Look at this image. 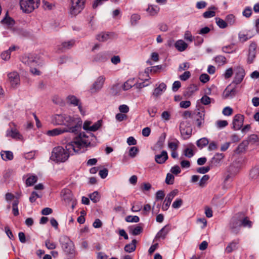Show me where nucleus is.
<instances>
[{
    "mask_svg": "<svg viewBox=\"0 0 259 259\" xmlns=\"http://www.w3.org/2000/svg\"><path fill=\"white\" fill-rule=\"evenodd\" d=\"M168 159L167 153L166 151H162L160 154L155 156V160L158 164H163Z\"/></svg>",
    "mask_w": 259,
    "mask_h": 259,
    "instance_id": "obj_18",
    "label": "nucleus"
},
{
    "mask_svg": "<svg viewBox=\"0 0 259 259\" xmlns=\"http://www.w3.org/2000/svg\"><path fill=\"white\" fill-rule=\"evenodd\" d=\"M238 242L237 241H234L230 243L226 248L225 251L227 253H230L237 249V245Z\"/></svg>",
    "mask_w": 259,
    "mask_h": 259,
    "instance_id": "obj_32",
    "label": "nucleus"
},
{
    "mask_svg": "<svg viewBox=\"0 0 259 259\" xmlns=\"http://www.w3.org/2000/svg\"><path fill=\"white\" fill-rule=\"evenodd\" d=\"M18 203L19 201L18 200H15L13 202V213L15 216H17L19 214V210L18 208Z\"/></svg>",
    "mask_w": 259,
    "mask_h": 259,
    "instance_id": "obj_48",
    "label": "nucleus"
},
{
    "mask_svg": "<svg viewBox=\"0 0 259 259\" xmlns=\"http://www.w3.org/2000/svg\"><path fill=\"white\" fill-rule=\"evenodd\" d=\"M91 141L84 133H80L72 141L66 144L65 149L62 146L54 148L52 151L51 159L57 162H63L67 160L70 155L81 153L84 148L89 146Z\"/></svg>",
    "mask_w": 259,
    "mask_h": 259,
    "instance_id": "obj_1",
    "label": "nucleus"
},
{
    "mask_svg": "<svg viewBox=\"0 0 259 259\" xmlns=\"http://www.w3.org/2000/svg\"><path fill=\"white\" fill-rule=\"evenodd\" d=\"M252 14V9L249 7H247L243 11L242 15L246 18H249Z\"/></svg>",
    "mask_w": 259,
    "mask_h": 259,
    "instance_id": "obj_52",
    "label": "nucleus"
},
{
    "mask_svg": "<svg viewBox=\"0 0 259 259\" xmlns=\"http://www.w3.org/2000/svg\"><path fill=\"white\" fill-rule=\"evenodd\" d=\"M89 197L91 200L95 203L98 202L100 200V195L97 191H95L91 194L89 195Z\"/></svg>",
    "mask_w": 259,
    "mask_h": 259,
    "instance_id": "obj_40",
    "label": "nucleus"
},
{
    "mask_svg": "<svg viewBox=\"0 0 259 259\" xmlns=\"http://www.w3.org/2000/svg\"><path fill=\"white\" fill-rule=\"evenodd\" d=\"M209 169H210V167L208 166H204V167H199L197 169V171L200 174H204L207 172L209 170Z\"/></svg>",
    "mask_w": 259,
    "mask_h": 259,
    "instance_id": "obj_63",
    "label": "nucleus"
},
{
    "mask_svg": "<svg viewBox=\"0 0 259 259\" xmlns=\"http://www.w3.org/2000/svg\"><path fill=\"white\" fill-rule=\"evenodd\" d=\"M158 111V108L156 106H153L149 107L147 110L150 116L153 117L155 116Z\"/></svg>",
    "mask_w": 259,
    "mask_h": 259,
    "instance_id": "obj_41",
    "label": "nucleus"
},
{
    "mask_svg": "<svg viewBox=\"0 0 259 259\" xmlns=\"http://www.w3.org/2000/svg\"><path fill=\"white\" fill-rule=\"evenodd\" d=\"M244 116L241 114H237L234 116L233 120V128L234 130H239L243 125Z\"/></svg>",
    "mask_w": 259,
    "mask_h": 259,
    "instance_id": "obj_12",
    "label": "nucleus"
},
{
    "mask_svg": "<svg viewBox=\"0 0 259 259\" xmlns=\"http://www.w3.org/2000/svg\"><path fill=\"white\" fill-rule=\"evenodd\" d=\"M212 99L206 95H204L200 99L201 103L204 105H207L210 104Z\"/></svg>",
    "mask_w": 259,
    "mask_h": 259,
    "instance_id": "obj_49",
    "label": "nucleus"
},
{
    "mask_svg": "<svg viewBox=\"0 0 259 259\" xmlns=\"http://www.w3.org/2000/svg\"><path fill=\"white\" fill-rule=\"evenodd\" d=\"M37 180V177L35 176H31L26 180V185L27 186L33 185Z\"/></svg>",
    "mask_w": 259,
    "mask_h": 259,
    "instance_id": "obj_37",
    "label": "nucleus"
},
{
    "mask_svg": "<svg viewBox=\"0 0 259 259\" xmlns=\"http://www.w3.org/2000/svg\"><path fill=\"white\" fill-rule=\"evenodd\" d=\"M175 46L179 51L183 52L187 49L188 45L184 40L180 39L176 42Z\"/></svg>",
    "mask_w": 259,
    "mask_h": 259,
    "instance_id": "obj_25",
    "label": "nucleus"
},
{
    "mask_svg": "<svg viewBox=\"0 0 259 259\" xmlns=\"http://www.w3.org/2000/svg\"><path fill=\"white\" fill-rule=\"evenodd\" d=\"M61 248L65 254L72 257L75 255V247L73 241L67 236H60L59 240Z\"/></svg>",
    "mask_w": 259,
    "mask_h": 259,
    "instance_id": "obj_4",
    "label": "nucleus"
},
{
    "mask_svg": "<svg viewBox=\"0 0 259 259\" xmlns=\"http://www.w3.org/2000/svg\"><path fill=\"white\" fill-rule=\"evenodd\" d=\"M1 157L4 160H11L13 159V154L10 151H4L1 153Z\"/></svg>",
    "mask_w": 259,
    "mask_h": 259,
    "instance_id": "obj_28",
    "label": "nucleus"
},
{
    "mask_svg": "<svg viewBox=\"0 0 259 259\" xmlns=\"http://www.w3.org/2000/svg\"><path fill=\"white\" fill-rule=\"evenodd\" d=\"M183 200L181 199H177L172 203V206L174 208H178L182 205Z\"/></svg>",
    "mask_w": 259,
    "mask_h": 259,
    "instance_id": "obj_57",
    "label": "nucleus"
},
{
    "mask_svg": "<svg viewBox=\"0 0 259 259\" xmlns=\"http://www.w3.org/2000/svg\"><path fill=\"white\" fill-rule=\"evenodd\" d=\"M245 74V71L242 68L237 67L235 70V76L232 83L238 84L241 83L244 78Z\"/></svg>",
    "mask_w": 259,
    "mask_h": 259,
    "instance_id": "obj_11",
    "label": "nucleus"
},
{
    "mask_svg": "<svg viewBox=\"0 0 259 259\" xmlns=\"http://www.w3.org/2000/svg\"><path fill=\"white\" fill-rule=\"evenodd\" d=\"M39 60V58L37 56L34 57L31 56L28 57V58L26 57H23L22 62L25 64H30L33 62L38 63Z\"/></svg>",
    "mask_w": 259,
    "mask_h": 259,
    "instance_id": "obj_27",
    "label": "nucleus"
},
{
    "mask_svg": "<svg viewBox=\"0 0 259 259\" xmlns=\"http://www.w3.org/2000/svg\"><path fill=\"white\" fill-rule=\"evenodd\" d=\"M134 85L133 80L130 79L126 81L122 86L123 90L127 91Z\"/></svg>",
    "mask_w": 259,
    "mask_h": 259,
    "instance_id": "obj_43",
    "label": "nucleus"
},
{
    "mask_svg": "<svg viewBox=\"0 0 259 259\" xmlns=\"http://www.w3.org/2000/svg\"><path fill=\"white\" fill-rule=\"evenodd\" d=\"M67 100L68 103L74 106H78V108L80 113L84 115L85 111L83 109L80 100L73 95H69L67 98Z\"/></svg>",
    "mask_w": 259,
    "mask_h": 259,
    "instance_id": "obj_9",
    "label": "nucleus"
},
{
    "mask_svg": "<svg viewBox=\"0 0 259 259\" xmlns=\"http://www.w3.org/2000/svg\"><path fill=\"white\" fill-rule=\"evenodd\" d=\"M102 120H99L95 122L93 125L90 127V131L95 132L97 131L102 125Z\"/></svg>",
    "mask_w": 259,
    "mask_h": 259,
    "instance_id": "obj_42",
    "label": "nucleus"
},
{
    "mask_svg": "<svg viewBox=\"0 0 259 259\" xmlns=\"http://www.w3.org/2000/svg\"><path fill=\"white\" fill-rule=\"evenodd\" d=\"M179 142L177 139H174L173 141H169L168 147L171 151H176L179 147Z\"/></svg>",
    "mask_w": 259,
    "mask_h": 259,
    "instance_id": "obj_33",
    "label": "nucleus"
},
{
    "mask_svg": "<svg viewBox=\"0 0 259 259\" xmlns=\"http://www.w3.org/2000/svg\"><path fill=\"white\" fill-rule=\"evenodd\" d=\"M204 112L203 111H198L194 116H192V118L196 119L197 126L200 127L204 122Z\"/></svg>",
    "mask_w": 259,
    "mask_h": 259,
    "instance_id": "obj_19",
    "label": "nucleus"
},
{
    "mask_svg": "<svg viewBox=\"0 0 259 259\" xmlns=\"http://www.w3.org/2000/svg\"><path fill=\"white\" fill-rule=\"evenodd\" d=\"M6 137H11L15 139L22 140L23 139L22 136L15 128V125L14 123L10 124V128L6 131Z\"/></svg>",
    "mask_w": 259,
    "mask_h": 259,
    "instance_id": "obj_7",
    "label": "nucleus"
},
{
    "mask_svg": "<svg viewBox=\"0 0 259 259\" xmlns=\"http://www.w3.org/2000/svg\"><path fill=\"white\" fill-rule=\"evenodd\" d=\"M129 230L130 232L133 235H138L142 232L143 230V227L141 224H139L138 225L131 227L129 228Z\"/></svg>",
    "mask_w": 259,
    "mask_h": 259,
    "instance_id": "obj_22",
    "label": "nucleus"
},
{
    "mask_svg": "<svg viewBox=\"0 0 259 259\" xmlns=\"http://www.w3.org/2000/svg\"><path fill=\"white\" fill-rule=\"evenodd\" d=\"M249 176L250 178L252 179L259 178V169L256 167L252 168L250 172Z\"/></svg>",
    "mask_w": 259,
    "mask_h": 259,
    "instance_id": "obj_38",
    "label": "nucleus"
},
{
    "mask_svg": "<svg viewBox=\"0 0 259 259\" xmlns=\"http://www.w3.org/2000/svg\"><path fill=\"white\" fill-rule=\"evenodd\" d=\"M85 0H71L70 14L75 16L80 13L84 7Z\"/></svg>",
    "mask_w": 259,
    "mask_h": 259,
    "instance_id": "obj_6",
    "label": "nucleus"
},
{
    "mask_svg": "<svg viewBox=\"0 0 259 259\" xmlns=\"http://www.w3.org/2000/svg\"><path fill=\"white\" fill-rule=\"evenodd\" d=\"M164 139L160 138L153 147L154 150H158L161 149L164 145Z\"/></svg>",
    "mask_w": 259,
    "mask_h": 259,
    "instance_id": "obj_35",
    "label": "nucleus"
},
{
    "mask_svg": "<svg viewBox=\"0 0 259 259\" xmlns=\"http://www.w3.org/2000/svg\"><path fill=\"white\" fill-rule=\"evenodd\" d=\"M40 197V196L36 192H32L30 197H29V200L31 202H34L37 198Z\"/></svg>",
    "mask_w": 259,
    "mask_h": 259,
    "instance_id": "obj_60",
    "label": "nucleus"
},
{
    "mask_svg": "<svg viewBox=\"0 0 259 259\" xmlns=\"http://www.w3.org/2000/svg\"><path fill=\"white\" fill-rule=\"evenodd\" d=\"M248 145V142L246 140H244L239 145L238 150L239 152H242L245 149Z\"/></svg>",
    "mask_w": 259,
    "mask_h": 259,
    "instance_id": "obj_53",
    "label": "nucleus"
},
{
    "mask_svg": "<svg viewBox=\"0 0 259 259\" xmlns=\"http://www.w3.org/2000/svg\"><path fill=\"white\" fill-rule=\"evenodd\" d=\"M215 13L213 11H207L203 14V16L205 18L213 17L215 16Z\"/></svg>",
    "mask_w": 259,
    "mask_h": 259,
    "instance_id": "obj_59",
    "label": "nucleus"
},
{
    "mask_svg": "<svg viewBox=\"0 0 259 259\" xmlns=\"http://www.w3.org/2000/svg\"><path fill=\"white\" fill-rule=\"evenodd\" d=\"M66 127H64L66 130V132L77 134L80 130L82 127V122L80 118L68 116L67 117V121L65 122Z\"/></svg>",
    "mask_w": 259,
    "mask_h": 259,
    "instance_id": "obj_3",
    "label": "nucleus"
},
{
    "mask_svg": "<svg viewBox=\"0 0 259 259\" xmlns=\"http://www.w3.org/2000/svg\"><path fill=\"white\" fill-rule=\"evenodd\" d=\"M166 89V85L164 83L162 82L159 84L158 87L154 90L152 95L155 98H158L165 92Z\"/></svg>",
    "mask_w": 259,
    "mask_h": 259,
    "instance_id": "obj_17",
    "label": "nucleus"
},
{
    "mask_svg": "<svg viewBox=\"0 0 259 259\" xmlns=\"http://www.w3.org/2000/svg\"><path fill=\"white\" fill-rule=\"evenodd\" d=\"M62 199L66 202H69L72 200V194L69 189H63L61 193Z\"/></svg>",
    "mask_w": 259,
    "mask_h": 259,
    "instance_id": "obj_23",
    "label": "nucleus"
},
{
    "mask_svg": "<svg viewBox=\"0 0 259 259\" xmlns=\"http://www.w3.org/2000/svg\"><path fill=\"white\" fill-rule=\"evenodd\" d=\"M125 221L130 223H138L140 221V219L138 216L128 215L125 218Z\"/></svg>",
    "mask_w": 259,
    "mask_h": 259,
    "instance_id": "obj_45",
    "label": "nucleus"
},
{
    "mask_svg": "<svg viewBox=\"0 0 259 259\" xmlns=\"http://www.w3.org/2000/svg\"><path fill=\"white\" fill-rule=\"evenodd\" d=\"M105 80L104 76L98 77L91 88V92L93 93L99 91L102 88Z\"/></svg>",
    "mask_w": 259,
    "mask_h": 259,
    "instance_id": "obj_10",
    "label": "nucleus"
},
{
    "mask_svg": "<svg viewBox=\"0 0 259 259\" xmlns=\"http://www.w3.org/2000/svg\"><path fill=\"white\" fill-rule=\"evenodd\" d=\"M8 80L12 87L15 88L20 83V78L18 73L14 71L8 74Z\"/></svg>",
    "mask_w": 259,
    "mask_h": 259,
    "instance_id": "obj_13",
    "label": "nucleus"
},
{
    "mask_svg": "<svg viewBox=\"0 0 259 259\" xmlns=\"http://www.w3.org/2000/svg\"><path fill=\"white\" fill-rule=\"evenodd\" d=\"M191 73L190 71H187L184 72V73L179 76V78L182 81H186L190 78Z\"/></svg>",
    "mask_w": 259,
    "mask_h": 259,
    "instance_id": "obj_54",
    "label": "nucleus"
},
{
    "mask_svg": "<svg viewBox=\"0 0 259 259\" xmlns=\"http://www.w3.org/2000/svg\"><path fill=\"white\" fill-rule=\"evenodd\" d=\"M255 57V49L251 48H249L247 62L248 63H252Z\"/></svg>",
    "mask_w": 259,
    "mask_h": 259,
    "instance_id": "obj_34",
    "label": "nucleus"
},
{
    "mask_svg": "<svg viewBox=\"0 0 259 259\" xmlns=\"http://www.w3.org/2000/svg\"><path fill=\"white\" fill-rule=\"evenodd\" d=\"M68 115L67 114H57L55 115L52 119V122L55 125H65V122L67 121V117Z\"/></svg>",
    "mask_w": 259,
    "mask_h": 259,
    "instance_id": "obj_14",
    "label": "nucleus"
},
{
    "mask_svg": "<svg viewBox=\"0 0 259 259\" xmlns=\"http://www.w3.org/2000/svg\"><path fill=\"white\" fill-rule=\"evenodd\" d=\"M216 124L218 128H222L228 125V122L226 120H219L217 122Z\"/></svg>",
    "mask_w": 259,
    "mask_h": 259,
    "instance_id": "obj_62",
    "label": "nucleus"
},
{
    "mask_svg": "<svg viewBox=\"0 0 259 259\" xmlns=\"http://www.w3.org/2000/svg\"><path fill=\"white\" fill-rule=\"evenodd\" d=\"M216 23L219 27L221 28H225L227 26V23L226 21H224L223 19L217 18H215Z\"/></svg>",
    "mask_w": 259,
    "mask_h": 259,
    "instance_id": "obj_44",
    "label": "nucleus"
},
{
    "mask_svg": "<svg viewBox=\"0 0 259 259\" xmlns=\"http://www.w3.org/2000/svg\"><path fill=\"white\" fill-rule=\"evenodd\" d=\"M184 154L185 156L191 158L194 155L193 150L189 148H187L184 150Z\"/></svg>",
    "mask_w": 259,
    "mask_h": 259,
    "instance_id": "obj_55",
    "label": "nucleus"
},
{
    "mask_svg": "<svg viewBox=\"0 0 259 259\" xmlns=\"http://www.w3.org/2000/svg\"><path fill=\"white\" fill-rule=\"evenodd\" d=\"M214 61L219 65H223L226 63V58L222 55H219L215 57Z\"/></svg>",
    "mask_w": 259,
    "mask_h": 259,
    "instance_id": "obj_36",
    "label": "nucleus"
},
{
    "mask_svg": "<svg viewBox=\"0 0 259 259\" xmlns=\"http://www.w3.org/2000/svg\"><path fill=\"white\" fill-rule=\"evenodd\" d=\"M209 142L207 139L205 138H201L197 141V146L200 148H202L208 144Z\"/></svg>",
    "mask_w": 259,
    "mask_h": 259,
    "instance_id": "obj_39",
    "label": "nucleus"
},
{
    "mask_svg": "<svg viewBox=\"0 0 259 259\" xmlns=\"http://www.w3.org/2000/svg\"><path fill=\"white\" fill-rule=\"evenodd\" d=\"M139 78H140L142 80H148L150 79V77L148 75V71L145 70V71L139 74Z\"/></svg>",
    "mask_w": 259,
    "mask_h": 259,
    "instance_id": "obj_58",
    "label": "nucleus"
},
{
    "mask_svg": "<svg viewBox=\"0 0 259 259\" xmlns=\"http://www.w3.org/2000/svg\"><path fill=\"white\" fill-rule=\"evenodd\" d=\"M232 113L233 110L230 107H226L223 110V114L226 116L231 115Z\"/></svg>",
    "mask_w": 259,
    "mask_h": 259,
    "instance_id": "obj_64",
    "label": "nucleus"
},
{
    "mask_svg": "<svg viewBox=\"0 0 259 259\" xmlns=\"http://www.w3.org/2000/svg\"><path fill=\"white\" fill-rule=\"evenodd\" d=\"M241 226L250 227L251 222L243 213H238L232 218L229 224V228L232 233L237 234Z\"/></svg>",
    "mask_w": 259,
    "mask_h": 259,
    "instance_id": "obj_2",
    "label": "nucleus"
},
{
    "mask_svg": "<svg viewBox=\"0 0 259 259\" xmlns=\"http://www.w3.org/2000/svg\"><path fill=\"white\" fill-rule=\"evenodd\" d=\"M178 190L175 189L167 195L162 206V210H166L168 209L172 200L178 194Z\"/></svg>",
    "mask_w": 259,
    "mask_h": 259,
    "instance_id": "obj_8",
    "label": "nucleus"
},
{
    "mask_svg": "<svg viewBox=\"0 0 259 259\" xmlns=\"http://www.w3.org/2000/svg\"><path fill=\"white\" fill-rule=\"evenodd\" d=\"M45 245L49 249H54L56 248V244L55 243L51 241L49 239H47L45 241Z\"/></svg>",
    "mask_w": 259,
    "mask_h": 259,
    "instance_id": "obj_47",
    "label": "nucleus"
},
{
    "mask_svg": "<svg viewBox=\"0 0 259 259\" xmlns=\"http://www.w3.org/2000/svg\"><path fill=\"white\" fill-rule=\"evenodd\" d=\"M39 1V0H20V6L23 12L29 13L38 7Z\"/></svg>",
    "mask_w": 259,
    "mask_h": 259,
    "instance_id": "obj_5",
    "label": "nucleus"
},
{
    "mask_svg": "<svg viewBox=\"0 0 259 259\" xmlns=\"http://www.w3.org/2000/svg\"><path fill=\"white\" fill-rule=\"evenodd\" d=\"M226 21L227 24L232 25L235 22V17L232 14H229L226 16Z\"/></svg>",
    "mask_w": 259,
    "mask_h": 259,
    "instance_id": "obj_46",
    "label": "nucleus"
},
{
    "mask_svg": "<svg viewBox=\"0 0 259 259\" xmlns=\"http://www.w3.org/2000/svg\"><path fill=\"white\" fill-rule=\"evenodd\" d=\"M236 93L235 88H231V84L229 85L224 90L223 97L225 99L232 98Z\"/></svg>",
    "mask_w": 259,
    "mask_h": 259,
    "instance_id": "obj_16",
    "label": "nucleus"
},
{
    "mask_svg": "<svg viewBox=\"0 0 259 259\" xmlns=\"http://www.w3.org/2000/svg\"><path fill=\"white\" fill-rule=\"evenodd\" d=\"M66 133V130L64 128H56L52 130H49L47 132V134L49 136H56Z\"/></svg>",
    "mask_w": 259,
    "mask_h": 259,
    "instance_id": "obj_20",
    "label": "nucleus"
},
{
    "mask_svg": "<svg viewBox=\"0 0 259 259\" xmlns=\"http://www.w3.org/2000/svg\"><path fill=\"white\" fill-rule=\"evenodd\" d=\"M175 180L174 176L170 173H168L165 179V183L168 185H171L174 183Z\"/></svg>",
    "mask_w": 259,
    "mask_h": 259,
    "instance_id": "obj_50",
    "label": "nucleus"
},
{
    "mask_svg": "<svg viewBox=\"0 0 259 259\" xmlns=\"http://www.w3.org/2000/svg\"><path fill=\"white\" fill-rule=\"evenodd\" d=\"M114 36V34L113 32H102L96 36V39L100 41L104 42L112 38Z\"/></svg>",
    "mask_w": 259,
    "mask_h": 259,
    "instance_id": "obj_15",
    "label": "nucleus"
},
{
    "mask_svg": "<svg viewBox=\"0 0 259 259\" xmlns=\"http://www.w3.org/2000/svg\"><path fill=\"white\" fill-rule=\"evenodd\" d=\"M209 179V176L208 175L203 176L199 182V186L201 187H203L205 185Z\"/></svg>",
    "mask_w": 259,
    "mask_h": 259,
    "instance_id": "obj_51",
    "label": "nucleus"
},
{
    "mask_svg": "<svg viewBox=\"0 0 259 259\" xmlns=\"http://www.w3.org/2000/svg\"><path fill=\"white\" fill-rule=\"evenodd\" d=\"M74 44V40H69L68 41H65L61 44L59 46V49L61 51H64L66 50L69 49L73 46Z\"/></svg>",
    "mask_w": 259,
    "mask_h": 259,
    "instance_id": "obj_26",
    "label": "nucleus"
},
{
    "mask_svg": "<svg viewBox=\"0 0 259 259\" xmlns=\"http://www.w3.org/2000/svg\"><path fill=\"white\" fill-rule=\"evenodd\" d=\"M246 141L248 142V144L250 143L251 144L258 145L259 138L257 135L255 134H252L248 137Z\"/></svg>",
    "mask_w": 259,
    "mask_h": 259,
    "instance_id": "obj_31",
    "label": "nucleus"
},
{
    "mask_svg": "<svg viewBox=\"0 0 259 259\" xmlns=\"http://www.w3.org/2000/svg\"><path fill=\"white\" fill-rule=\"evenodd\" d=\"M119 110L122 113H126L129 111V107L126 105H121L119 106Z\"/></svg>",
    "mask_w": 259,
    "mask_h": 259,
    "instance_id": "obj_61",
    "label": "nucleus"
},
{
    "mask_svg": "<svg viewBox=\"0 0 259 259\" xmlns=\"http://www.w3.org/2000/svg\"><path fill=\"white\" fill-rule=\"evenodd\" d=\"M138 149L136 147H131L129 151V155L132 157H135L138 152Z\"/></svg>",
    "mask_w": 259,
    "mask_h": 259,
    "instance_id": "obj_56",
    "label": "nucleus"
},
{
    "mask_svg": "<svg viewBox=\"0 0 259 259\" xmlns=\"http://www.w3.org/2000/svg\"><path fill=\"white\" fill-rule=\"evenodd\" d=\"M169 230L170 228L168 226H164L157 233L156 238L157 239H164Z\"/></svg>",
    "mask_w": 259,
    "mask_h": 259,
    "instance_id": "obj_24",
    "label": "nucleus"
},
{
    "mask_svg": "<svg viewBox=\"0 0 259 259\" xmlns=\"http://www.w3.org/2000/svg\"><path fill=\"white\" fill-rule=\"evenodd\" d=\"M160 10L158 6L154 5H149L148 8L146 9V12L149 15L153 16L157 15Z\"/></svg>",
    "mask_w": 259,
    "mask_h": 259,
    "instance_id": "obj_21",
    "label": "nucleus"
},
{
    "mask_svg": "<svg viewBox=\"0 0 259 259\" xmlns=\"http://www.w3.org/2000/svg\"><path fill=\"white\" fill-rule=\"evenodd\" d=\"M106 59L105 53L100 52L94 56L93 59V61L96 62H102L104 61Z\"/></svg>",
    "mask_w": 259,
    "mask_h": 259,
    "instance_id": "obj_29",
    "label": "nucleus"
},
{
    "mask_svg": "<svg viewBox=\"0 0 259 259\" xmlns=\"http://www.w3.org/2000/svg\"><path fill=\"white\" fill-rule=\"evenodd\" d=\"M137 241L136 239L133 240L132 243L127 244L124 247V250L127 252H132L136 249V244Z\"/></svg>",
    "mask_w": 259,
    "mask_h": 259,
    "instance_id": "obj_30",
    "label": "nucleus"
}]
</instances>
